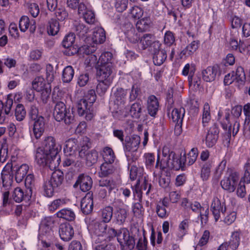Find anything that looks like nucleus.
<instances>
[{
    "label": "nucleus",
    "instance_id": "obj_53",
    "mask_svg": "<svg viewBox=\"0 0 250 250\" xmlns=\"http://www.w3.org/2000/svg\"><path fill=\"white\" fill-rule=\"evenodd\" d=\"M210 107L208 104H205L204 106L202 122L203 125L206 126L205 124L208 123L210 120Z\"/></svg>",
    "mask_w": 250,
    "mask_h": 250
},
{
    "label": "nucleus",
    "instance_id": "obj_54",
    "mask_svg": "<svg viewBox=\"0 0 250 250\" xmlns=\"http://www.w3.org/2000/svg\"><path fill=\"white\" fill-rule=\"evenodd\" d=\"M163 158L161 161L160 160L159 165L164 164L168 161L170 157H173L174 152L170 151L167 147H164L162 151Z\"/></svg>",
    "mask_w": 250,
    "mask_h": 250
},
{
    "label": "nucleus",
    "instance_id": "obj_39",
    "mask_svg": "<svg viewBox=\"0 0 250 250\" xmlns=\"http://www.w3.org/2000/svg\"><path fill=\"white\" fill-rule=\"evenodd\" d=\"M101 216L103 222L106 223L109 222L113 216V208L108 206L102 209Z\"/></svg>",
    "mask_w": 250,
    "mask_h": 250
},
{
    "label": "nucleus",
    "instance_id": "obj_32",
    "mask_svg": "<svg viewBox=\"0 0 250 250\" xmlns=\"http://www.w3.org/2000/svg\"><path fill=\"white\" fill-rule=\"evenodd\" d=\"M60 30L59 22L55 19H52L48 22L47 25V33L49 35L54 36Z\"/></svg>",
    "mask_w": 250,
    "mask_h": 250
},
{
    "label": "nucleus",
    "instance_id": "obj_49",
    "mask_svg": "<svg viewBox=\"0 0 250 250\" xmlns=\"http://www.w3.org/2000/svg\"><path fill=\"white\" fill-rule=\"evenodd\" d=\"M6 139L3 138L1 145L0 144V162H5L8 156V147L6 143Z\"/></svg>",
    "mask_w": 250,
    "mask_h": 250
},
{
    "label": "nucleus",
    "instance_id": "obj_64",
    "mask_svg": "<svg viewBox=\"0 0 250 250\" xmlns=\"http://www.w3.org/2000/svg\"><path fill=\"white\" fill-rule=\"evenodd\" d=\"M244 173L241 178V181L247 183H250V162H247L244 166Z\"/></svg>",
    "mask_w": 250,
    "mask_h": 250
},
{
    "label": "nucleus",
    "instance_id": "obj_31",
    "mask_svg": "<svg viewBox=\"0 0 250 250\" xmlns=\"http://www.w3.org/2000/svg\"><path fill=\"white\" fill-rule=\"evenodd\" d=\"M102 155L105 163H113L116 159L113 149L108 146L105 147L103 149Z\"/></svg>",
    "mask_w": 250,
    "mask_h": 250
},
{
    "label": "nucleus",
    "instance_id": "obj_9",
    "mask_svg": "<svg viewBox=\"0 0 250 250\" xmlns=\"http://www.w3.org/2000/svg\"><path fill=\"white\" fill-rule=\"evenodd\" d=\"M54 220L51 217H46L43 218L40 225L39 235L40 236L49 237L53 234L52 228Z\"/></svg>",
    "mask_w": 250,
    "mask_h": 250
},
{
    "label": "nucleus",
    "instance_id": "obj_36",
    "mask_svg": "<svg viewBox=\"0 0 250 250\" xmlns=\"http://www.w3.org/2000/svg\"><path fill=\"white\" fill-rule=\"evenodd\" d=\"M142 110V104L140 102L133 104L130 109L131 116L135 119H139L141 115Z\"/></svg>",
    "mask_w": 250,
    "mask_h": 250
},
{
    "label": "nucleus",
    "instance_id": "obj_30",
    "mask_svg": "<svg viewBox=\"0 0 250 250\" xmlns=\"http://www.w3.org/2000/svg\"><path fill=\"white\" fill-rule=\"evenodd\" d=\"M58 218H62L66 220L71 221L75 218V214L73 211L68 208H63L56 213Z\"/></svg>",
    "mask_w": 250,
    "mask_h": 250
},
{
    "label": "nucleus",
    "instance_id": "obj_29",
    "mask_svg": "<svg viewBox=\"0 0 250 250\" xmlns=\"http://www.w3.org/2000/svg\"><path fill=\"white\" fill-rule=\"evenodd\" d=\"M85 156L83 157H79L81 158H84L86 161V164L87 166L90 167L95 164L98 158V153L95 150L91 151H85L84 152Z\"/></svg>",
    "mask_w": 250,
    "mask_h": 250
},
{
    "label": "nucleus",
    "instance_id": "obj_18",
    "mask_svg": "<svg viewBox=\"0 0 250 250\" xmlns=\"http://www.w3.org/2000/svg\"><path fill=\"white\" fill-rule=\"evenodd\" d=\"M32 195V192L31 189H26L25 191H24L21 188H17L13 192L12 197L16 202L20 203L23 200H29Z\"/></svg>",
    "mask_w": 250,
    "mask_h": 250
},
{
    "label": "nucleus",
    "instance_id": "obj_22",
    "mask_svg": "<svg viewBox=\"0 0 250 250\" xmlns=\"http://www.w3.org/2000/svg\"><path fill=\"white\" fill-rule=\"evenodd\" d=\"M185 113V108H174L170 113V110H167V115L169 118H171L173 122L176 123L178 125L182 123Z\"/></svg>",
    "mask_w": 250,
    "mask_h": 250
},
{
    "label": "nucleus",
    "instance_id": "obj_28",
    "mask_svg": "<svg viewBox=\"0 0 250 250\" xmlns=\"http://www.w3.org/2000/svg\"><path fill=\"white\" fill-rule=\"evenodd\" d=\"M105 33L102 28H98L93 33L92 40L96 44H102L105 41Z\"/></svg>",
    "mask_w": 250,
    "mask_h": 250
},
{
    "label": "nucleus",
    "instance_id": "obj_62",
    "mask_svg": "<svg viewBox=\"0 0 250 250\" xmlns=\"http://www.w3.org/2000/svg\"><path fill=\"white\" fill-rule=\"evenodd\" d=\"M56 188L49 181L46 182L43 185L44 195L48 197L52 196Z\"/></svg>",
    "mask_w": 250,
    "mask_h": 250
},
{
    "label": "nucleus",
    "instance_id": "obj_14",
    "mask_svg": "<svg viewBox=\"0 0 250 250\" xmlns=\"http://www.w3.org/2000/svg\"><path fill=\"white\" fill-rule=\"evenodd\" d=\"M211 210L215 221H217L220 217L221 214H224L226 211V207L224 203L221 204L217 197H214L211 205Z\"/></svg>",
    "mask_w": 250,
    "mask_h": 250
},
{
    "label": "nucleus",
    "instance_id": "obj_19",
    "mask_svg": "<svg viewBox=\"0 0 250 250\" xmlns=\"http://www.w3.org/2000/svg\"><path fill=\"white\" fill-rule=\"evenodd\" d=\"M99 185L101 187L104 188L100 193L101 196L103 197H104L106 195L107 192L110 193L116 187L113 180L105 178H102L99 181Z\"/></svg>",
    "mask_w": 250,
    "mask_h": 250
},
{
    "label": "nucleus",
    "instance_id": "obj_61",
    "mask_svg": "<svg viewBox=\"0 0 250 250\" xmlns=\"http://www.w3.org/2000/svg\"><path fill=\"white\" fill-rule=\"evenodd\" d=\"M75 35L74 33H69L65 36L62 41V44L64 47H69L75 42Z\"/></svg>",
    "mask_w": 250,
    "mask_h": 250
},
{
    "label": "nucleus",
    "instance_id": "obj_41",
    "mask_svg": "<svg viewBox=\"0 0 250 250\" xmlns=\"http://www.w3.org/2000/svg\"><path fill=\"white\" fill-rule=\"evenodd\" d=\"M77 111L78 114L81 116H83L85 113L88 112L91 108V106L86 102L85 100H80L77 104Z\"/></svg>",
    "mask_w": 250,
    "mask_h": 250
},
{
    "label": "nucleus",
    "instance_id": "obj_59",
    "mask_svg": "<svg viewBox=\"0 0 250 250\" xmlns=\"http://www.w3.org/2000/svg\"><path fill=\"white\" fill-rule=\"evenodd\" d=\"M30 20L28 17L22 16L19 21V27L21 32H24L29 26Z\"/></svg>",
    "mask_w": 250,
    "mask_h": 250
},
{
    "label": "nucleus",
    "instance_id": "obj_60",
    "mask_svg": "<svg viewBox=\"0 0 250 250\" xmlns=\"http://www.w3.org/2000/svg\"><path fill=\"white\" fill-rule=\"evenodd\" d=\"M211 165L209 163H206L204 164L201 169V177L204 181L208 179L210 172Z\"/></svg>",
    "mask_w": 250,
    "mask_h": 250
},
{
    "label": "nucleus",
    "instance_id": "obj_8",
    "mask_svg": "<svg viewBox=\"0 0 250 250\" xmlns=\"http://www.w3.org/2000/svg\"><path fill=\"white\" fill-rule=\"evenodd\" d=\"M35 160L37 164L41 166H48L50 169H54L56 168L51 167L52 157L49 152L46 151L42 147H38L36 151Z\"/></svg>",
    "mask_w": 250,
    "mask_h": 250
},
{
    "label": "nucleus",
    "instance_id": "obj_58",
    "mask_svg": "<svg viewBox=\"0 0 250 250\" xmlns=\"http://www.w3.org/2000/svg\"><path fill=\"white\" fill-rule=\"evenodd\" d=\"M182 156L179 158L178 156H176L173 163L170 164V168L175 170H179L180 168H181L182 170H184L186 167L184 161H182Z\"/></svg>",
    "mask_w": 250,
    "mask_h": 250
},
{
    "label": "nucleus",
    "instance_id": "obj_25",
    "mask_svg": "<svg viewBox=\"0 0 250 250\" xmlns=\"http://www.w3.org/2000/svg\"><path fill=\"white\" fill-rule=\"evenodd\" d=\"M126 90L122 88H118L115 92L114 103L119 106V108H122L124 107L126 101Z\"/></svg>",
    "mask_w": 250,
    "mask_h": 250
},
{
    "label": "nucleus",
    "instance_id": "obj_17",
    "mask_svg": "<svg viewBox=\"0 0 250 250\" xmlns=\"http://www.w3.org/2000/svg\"><path fill=\"white\" fill-rule=\"evenodd\" d=\"M33 133L34 137L38 140L42 136L45 131V119L43 117H40L37 120L33 121Z\"/></svg>",
    "mask_w": 250,
    "mask_h": 250
},
{
    "label": "nucleus",
    "instance_id": "obj_3",
    "mask_svg": "<svg viewBox=\"0 0 250 250\" xmlns=\"http://www.w3.org/2000/svg\"><path fill=\"white\" fill-rule=\"evenodd\" d=\"M53 102L55 103L53 111V116L57 122L63 121L66 125L73 124L75 122V116L72 111L69 108H67L66 106L62 102L58 101L53 94Z\"/></svg>",
    "mask_w": 250,
    "mask_h": 250
},
{
    "label": "nucleus",
    "instance_id": "obj_56",
    "mask_svg": "<svg viewBox=\"0 0 250 250\" xmlns=\"http://www.w3.org/2000/svg\"><path fill=\"white\" fill-rule=\"evenodd\" d=\"M40 91H41V99L43 103H47L51 92V88L49 84L48 83L44 88L40 90Z\"/></svg>",
    "mask_w": 250,
    "mask_h": 250
},
{
    "label": "nucleus",
    "instance_id": "obj_63",
    "mask_svg": "<svg viewBox=\"0 0 250 250\" xmlns=\"http://www.w3.org/2000/svg\"><path fill=\"white\" fill-rule=\"evenodd\" d=\"M129 13L134 19H139L143 14V11L141 8L134 6L130 9Z\"/></svg>",
    "mask_w": 250,
    "mask_h": 250
},
{
    "label": "nucleus",
    "instance_id": "obj_47",
    "mask_svg": "<svg viewBox=\"0 0 250 250\" xmlns=\"http://www.w3.org/2000/svg\"><path fill=\"white\" fill-rule=\"evenodd\" d=\"M126 38L131 43H135L140 39L139 35L135 31V29L131 27L125 32Z\"/></svg>",
    "mask_w": 250,
    "mask_h": 250
},
{
    "label": "nucleus",
    "instance_id": "obj_7",
    "mask_svg": "<svg viewBox=\"0 0 250 250\" xmlns=\"http://www.w3.org/2000/svg\"><path fill=\"white\" fill-rule=\"evenodd\" d=\"M239 179V174L236 171L232 172L228 177H225L221 181L222 188L229 192L235 191Z\"/></svg>",
    "mask_w": 250,
    "mask_h": 250
},
{
    "label": "nucleus",
    "instance_id": "obj_38",
    "mask_svg": "<svg viewBox=\"0 0 250 250\" xmlns=\"http://www.w3.org/2000/svg\"><path fill=\"white\" fill-rule=\"evenodd\" d=\"M240 234L238 231L233 232L231 236L230 241L228 242L229 246L232 250H236L240 244Z\"/></svg>",
    "mask_w": 250,
    "mask_h": 250
},
{
    "label": "nucleus",
    "instance_id": "obj_11",
    "mask_svg": "<svg viewBox=\"0 0 250 250\" xmlns=\"http://www.w3.org/2000/svg\"><path fill=\"white\" fill-rule=\"evenodd\" d=\"M92 184V179L89 175L81 174L78 177L73 187L75 188L79 187L82 191L86 192L91 189Z\"/></svg>",
    "mask_w": 250,
    "mask_h": 250
},
{
    "label": "nucleus",
    "instance_id": "obj_40",
    "mask_svg": "<svg viewBox=\"0 0 250 250\" xmlns=\"http://www.w3.org/2000/svg\"><path fill=\"white\" fill-rule=\"evenodd\" d=\"M80 145L81 146V149L79 151V157H83L85 156L84 152L88 151L91 147L89 138L87 136L83 137L80 141Z\"/></svg>",
    "mask_w": 250,
    "mask_h": 250
},
{
    "label": "nucleus",
    "instance_id": "obj_27",
    "mask_svg": "<svg viewBox=\"0 0 250 250\" xmlns=\"http://www.w3.org/2000/svg\"><path fill=\"white\" fill-rule=\"evenodd\" d=\"M78 140L74 138L68 139L65 142L64 147L65 154H77L76 151L79 147Z\"/></svg>",
    "mask_w": 250,
    "mask_h": 250
},
{
    "label": "nucleus",
    "instance_id": "obj_21",
    "mask_svg": "<svg viewBox=\"0 0 250 250\" xmlns=\"http://www.w3.org/2000/svg\"><path fill=\"white\" fill-rule=\"evenodd\" d=\"M155 42H160L156 41L154 36L150 34H146L140 40L139 47L142 50H145L150 47V51L153 50L152 46Z\"/></svg>",
    "mask_w": 250,
    "mask_h": 250
},
{
    "label": "nucleus",
    "instance_id": "obj_50",
    "mask_svg": "<svg viewBox=\"0 0 250 250\" xmlns=\"http://www.w3.org/2000/svg\"><path fill=\"white\" fill-rule=\"evenodd\" d=\"M112 60L113 55L111 52L108 51L103 53L99 58L101 64H107L108 63L113 64L112 62Z\"/></svg>",
    "mask_w": 250,
    "mask_h": 250
},
{
    "label": "nucleus",
    "instance_id": "obj_43",
    "mask_svg": "<svg viewBox=\"0 0 250 250\" xmlns=\"http://www.w3.org/2000/svg\"><path fill=\"white\" fill-rule=\"evenodd\" d=\"M195 70V65L193 63H187L184 67L182 71V74L185 76H187L189 74L188 80L189 83H191L192 82V75H194Z\"/></svg>",
    "mask_w": 250,
    "mask_h": 250
},
{
    "label": "nucleus",
    "instance_id": "obj_34",
    "mask_svg": "<svg viewBox=\"0 0 250 250\" xmlns=\"http://www.w3.org/2000/svg\"><path fill=\"white\" fill-rule=\"evenodd\" d=\"M74 75V70L72 66L68 65L66 66L63 70L62 81L63 83H70Z\"/></svg>",
    "mask_w": 250,
    "mask_h": 250
},
{
    "label": "nucleus",
    "instance_id": "obj_57",
    "mask_svg": "<svg viewBox=\"0 0 250 250\" xmlns=\"http://www.w3.org/2000/svg\"><path fill=\"white\" fill-rule=\"evenodd\" d=\"M128 0H115L114 6L119 12H123L127 7Z\"/></svg>",
    "mask_w": 250,
    "mask_h": 250
},
{
    "label": "nucleus",
    "instance_id": "obj_16",
    "mask_svg": "<svg viewBox=\"0 0 250 250\" xmlns=\"http://www.w3.org/2000/svg\"><path fill=\"white\" fill-rule=\"evenodd\" d=\"M73 228L68 223L61 224L59 228V234L61 238L64 241L70 240L74 236Z\"/></svg>",
    "mask_w": 250,
    "mask_h": 250
},
{
    "label": "nucleus",
    "instance_id": "obj_52",
    "mask_svg": "<svg viewBox=\"0 0 250 250\" xmlns=\"http://www.w3.org/2000/svg\"><path fill=\"white\" fill-rule=\"evenodd\" d=\"M136 26L139 32H144L149 27V20L147 19H142L137 22Z\"/></svg>",
    "mask_w": 250,
    "mask_h": 250
},
{
    "label": "nucleus",
    "instance_id": "obj_51",
    "mask_svg": "<svg viewBox=\"0 0 250 250\" xmlns=\"http://www.w3.org/2000/svg\"><path fill=\"white\" fill-rule=\"evenodd\" d=\"M118 234L119 230H116L112 228L109 227L106 229V232L104 234L103 238L101 239V242L102 241H105L107 239L110 240L111 238L115 237H117V239H118Z\"/></svg>",
    "mask_w": 250,
    "mask_h": 250
},
{
    "label": "nucleus",
    "instance_id": "obj_42",
    "mask_svg": "<svg viewBox=\"0 0 250 250\" xmlns=\"http://www.w3.org/2000/svg\"><path fill=\"white\" fill-rule=\"evenodd\" d=\"M66 158L63 162L64 166L68 167L71 165L76 166L78 163L79 160V155L78 156L77 154H65Z\"/></svg>",
    "mask_w": 250,
    "mask_h": 250
},
{
    "label": "nucleus",
    "instance_id": "obj_37",
    "mask_svg": "<svg viewBox=\"0 0 250 250\" xmlns=\"http://www.w3.org/2000/svg\"><path fill=\"white\" fill-rule=\"evenodd\" d=\"M99 83L96 86L97 94L102 96L106 92L112 82L108 81H101L98 79Z\"/></svg>",
    "mask_w": 250,
    "mask_h": 250
},
{
    "label": "nucleus",
    "instance_id": "obj_55",
    "mask_svg": "<svg viewBox=\"0 0 250 250\" xmlns=\"http://www.w3.org/2000/svg\"><path fill=\"white\" fill-rule=\"evenodd\" d=\"M33 87L38 91L43 89L46 85L44 83V79L42 77L36 78L32 83Z\"/></svg>",
    "mask_w": 250,
    "mask_h": 250
},
{
    "label": "nucleus",
    "instance_id": "obj_1",
    "mask_svg": "<svg viewBox=\"0 0 250 250\" xmlns=\"http://www.w3.org/2000/svg\"><path fill=\"white\" fill-rule=\"evenodd\" d=\"M28 169V166L25 164L20 166L13 167L11 163H7L1 173L3 187L7 189L11 186L14 175L16 182H21L27 174Z\"/></svg>",
    "mask_w": 250,
    "mask_h": 250
},
{
    "label": "nucleus",
    "instance_id": "obj_33",
    "mask_svg": "<svg viewBox=\"0 0 250 250\" xmlns=\"http://www.w3.org/2000/svg\"><path fill=\"white\" fill-rule=\"evenodd\" d=\"M127 216V212L125 208H119L115 212L114 217L116 223L119 225H123L125 222Z\"/></svg>",
    "mask_w": 250,
    "mask_h": 250
},
{
    "label": "nucleus",
    "instance_id": "obj_35",
    "mask_svg": "<svg viewBox=\"0 0 250 250\" xmlns=\"http://www.w3.org/2000/svg\"><path fill=\"white\" fill-rule=\"evenodd\" d=\"M198 47L199 42L194 41L182 51L181 54L186 57L191 56L197 50Z\"/></svg>",
    "mask_w": 250,
    "mask_h": 250
},
{
    "label": "nucleus",
    "instance_id": "obj_2",
    "mask_svg": "<svg viewBox=\"0 0 250 250\" xmlns=\"http://www.w3.org/2000/svg\"><path fill=\"white\" fill-rule=\"evenodd\" d=\"M241 112L242 106L237 105L231 110L232 117H230L229 113H226V121L222 123V125L223 128L227 131L228 137H230L231 133L233 137L235 136L239 130L240 123L238 118L241 115Z\"/></svg>",
    "mask_w": 250,
    "mask_h": 250
},
{
    "label": "nucleus",
    "instance_id": "obj_46",
    "mask_svg": "<svg viewBox=\"0 0 250 250\" xmlns=\"http://www.w3.org/2000/svg\"><path fill=\"white\" fill-rule=\"evenodd\" d=\"M26 112L24 105L22 104H18L15 110V116L18 121H22L25 117Z\"/></svg>",
    "mask_w": 250,
    "mask_h": 250
},
{
    "label": "nucleus",
    "instance_id": "obj_23",
    "mask_svg": "<svg viewBox=\"0 0 250 250\" xmlns=\"http://www.w3.org/2000/svg\"><path fill=\"white\" fill-rule=\"evenodd\" d=\"M63 181V173L60 170H57L52 173L51 178L48 181L53 185V187L57 188L62 187Z\"/></svg>",
    "mask_w": 250,
    "mask_h": 250
},
{
    "label": "nucleus",
    "instance_id": "obj_6",
    "mask_svg": "<svg viewBox=\"0 0 250 250\" xmlns=\"http://www.w3.org/2000/svg\"><path fill=\"white\" fill-rule=\"evenodd\" d=\"M152 52L153 62L155 65L160 66L166 61L167 58V47H163L160 42H155L152 46Z\"/></svg>",
    "mask_w": 250,
    "mask_h": 250
},
{
    "label": "nucleus",
    "instance_id": "obj_5",
    "mask_svg": "<svg viewBox=\"0 0 250 250\" xmlns=\"http://www.w3.org/2000/svg\"><path fill=\"white\" fill-rule=\"evenodd\" d=\"M118 242L120 243L121 250H132L135 245V238L130 235L128 230L125 228L119 229Z\"/></svg>",
    "mask_w": 250,
    "mask_h": 250
},
{
    "label": "nucleus",
    "instance_id": "obj_48",
    "mask_svg": "<svg viewBox=\"0 0 250 250\" xmlns=\"http://www.w3.org/2000/svg\"><path fill=\"white\" fill-rule=\"evenodd\" d=\"M142 169H138V167L135 166L131 167L130 169V178L132 180L137 179V183L140 181V179L142 176Z\"/></svg>",
    "mask_w": 250,
    "mask_h": 250
},
{
    "label": "nucleus",
    "instance_id": "obj_24",
    "mask_svg": "<svg viewBox=\"0 0 250 250\" xmlns=\"http://www.w3.org/2000/svg\"><path fill=\"white\" fill-rule=\"evenodd\" d=\"M159 102L154 95H150L147 100V110L148 114L154 117L158 110Z\"/></svg>",
    "mask_w": 250,
    "mask_h": 250
},
{
    "label": "nucleus",
    "instance_id": "obj_15",
    "mask_svg": "<svg viewBox=\"0 0 250 250\" xmlns=\"http://www.w3.org/2000/svg\"><path fill=\"white\" fill-rule=\"evenodd\" d=\"M93 208V193L88 192L81 201V209L83 214L87 215L92 212Z\"/></svg>",
    "mask_w": 250,
    "mask_h": 250
},
{
    "label": "nucleus",
    "instance_id": "obj_45",
    "mask_svg": "<svg viewBox=\"0 0 250 250\" xmlns=\"http://www.w3.org/2000/svg\"><path fill=\"white\" fill-rule=\"evenodd\" d=\"M112 164L104 162L101 166L100 176L106 177L113 173L114 169Z\"/></svg>",
    "mask_w": 250,
    "mask_h": 250
},
{
    "label": "nucleus",
    "instance_id": "obj_10",
    "mask_svg": "<svg viewBox=\"0 0 250 250\" xmlns=\"http://www.w3.org/2000/svg\"><path fill=\"white\" fill-rule=\"evenodd\" d=\"M114 68L113 64H100L97 69V75L98 79L101 81H112V74Z\"/></svg>",
    "mask_w": 250,
    "mask_h": 250
},
{
    "label": "nucleus",
    "instance_id": "obj_26",
    "mask_svg": "<svg viewBox=\"0 0 250 250\" xmlns=\"http://www.w3.org/2000/svg\"><path fill=\"white\" fill-rule=\"evenodd\" d=\"M198 152L197 148H193L186 156L184 154L182 158V161H184L185 167L189 166L193 164L198 157Z\"/></svg>",
    "mask_w": 250,
    "mask_h": 250
},
{
    "label": "nucleus",
    "instance_id": "obj_13",
    "mask_svg": "<svg viewBox=\"0 0 250 250\" xmlns=\"http://www.w3.org/2000/svg\"><path fill=\"white\" fill-rule=\"evenodd\" d=\"M219 130L216 124H213L208 130L206 137V144L207 147H211L216 143L218 139Z\"/></svg>",
    "mask_w": 250,
    "mask_h": 250
},
{
    "label": "nucleus",
    "instance_id": "obj_4",
    "mask_svg": "<svg viewBox=\"0 0 250 250\" xmlns=\"http://www.w3.org/2000/svg\"><path fill=\"white\" fill-rule=\"evenodd\" d=\"M46 151L50 154L52 157V161L51 163V167L52 168L57 167L61 162V157L59 154L61 151L62 147L57 144L56 139L53 136L45 137L42 142V147Z\"/></svg>",
    "mask_w": 250,
    "mask_h": 250
},
{
    "label": "nucleus",
    "instance_id": "obj_20",
    "mask_svg": "<svg viewBox=\"0 0 250 250\" xmlns=\"http://www.w3.org/2000/svg\"><path fill=\"white\" fill-rule=\"evenodd\" d=\"M92 228L94 233L97 235V238L95 240L96 243L101 242V239L103 238L104 234L106 232V229H107V225L106 223L103 221L96 222L92 224Z\"/></svg>",
    "mask_w": 250,
    "mask_h": 250
},
{
    "label": "nucleus",
    "instance_id": "obj_44",
    "mask_svg": "<svg viewBox=\"0 0 250 250\" xmlns=\"http://www.w3.org/2000/svg\"><path fill=\"white\" fill-rule=\"evenodd\" d=\"M140 143V138L139 136H136L130 139V142L126 144L125 148L128 151H136Z\"/></svg>",
    "mask_w": 250,
    "mask_h": 250
},
{
    "label": "nucleus",
    "instance_id": "obj_12",
    "mask_svg": "<svg viewBox=\"0 0 250 250\" xmlns=\"http://www.w3.org/2000/svg\"><path fill=\"white\" fill-rule=\"evenodd\" d=\"M203 79L207 82H211L215 80L216 76L220 75V68L218 65L208 66L202 72Z\"/></svg>",
    "mask_w": 250,
    "mask_h": 250
}]
</instances>
